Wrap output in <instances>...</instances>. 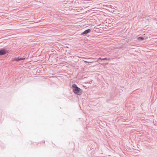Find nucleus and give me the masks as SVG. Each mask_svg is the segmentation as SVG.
<instances>
[{
	"label": "nucleus",
	"mask_w": 157,
	"mask_h": 157,
	"mask_svg": "<svg viewBox=\"0 0 157 157\" xmlns=\"http://www.w3.org/2000/svg\"><path fill=\"white\" fill-rule=\"evenodd\" d=\"M72 87L73 88V91L75 94L78 95L81 94L82 92V90L78 87L76 84H74L72 85Z\"/></svg>",
	"instance_id": "obj_1"
},
{
	"label": "nucleus",
	"mask_w": 157,
	"mask_h": 157,
	"mask_svg": "<svg viewBox=\"0 0 157 157\" xmlns=\"http://www.w3.org/2000/svg\"><path fill=\"white\" fill-rule=\"evenodd\" d=\"M9 53V50L7 49L2 48L0 49V56L4 55Z\"/></svg>",
	"instance_id": "obj_2"
},
{
	"label": "nucleus",
	"mask_w": 157,
	"mask_h": 157,
	"mask_svg": "<svg viewBox=\"0 0 157 157\" xmlns=\"http://www.w3.org/2000/svg\"><path fill=\"white\" fill-rule=\"evenodd\" d=\"M91 30L90 29H87L85 31H84L83 32H82L81 33V35H84V34H88V33H90L91 32Z\"/></svg>",
	"instance_id": "obj_3"
},
{
	"label": "nucleus",
	"mask_w": 157,
	"mask_h": 157,
	"mask_svg": "<svg viewBox=\"0 0 157 157\" xmlns=\"http://www.w3.org/2000/svg\"><path fill=\"white\" fill-rule=\"evenodd\" d=\"M20 58L19 57V56L18 57L15 58L14 59H12V61H20Z\"/></svg>",
	"instance_id": "obj_4"
},
{
	"label": "nucleus",
	"mask_w": 157,
	"mask_h": 157,
	"mask_svg": "<svg viewBox=\"0 0 157 157\" xmlns=\"http://www.w3.org/2000/svg\"><path fill=\"white\" fill-rule=\"evenodd\" d=\"M137 39L139 40L142 41V40H144V38L143 37L140 36V37H139L137 38Z\"/></svg>",
	"instance_id": "obj_5"
},
{
	"label": "nucleus",
	"mask_w": 157,
	"mask_h": 157,
	"mask_svg": "<svg viewBox=\"0 0 157 157\" xmlns=\"http://www.w3.org/2000/svg\"><path fill=\"white\" fill-rule=\"evenodd\" d=\"M20 60H24L25 59V57L23 56L22 57L21 56H19Z\"/></svg>",
	"instance_id": "obj_6"
},
{
	"label": "nucleus",
	"mask_w": 157,
	"mask_h": 157,
	"mask_svg": "<svg viewBox=\"0 0 157 157\" xmlns=\"http://www.w3.org/2000/svg\"><path fill=\"white\" fill-rule=\"evenodd\" d=\"M100 59H101L103 60H108V59L106 58H103V59L100 58Z\"/></svg>",
	"instance_id": "obj_7"
},
{
	"label": "nucleus",
	"mask_w": 157,
	"mask_h": 157,
	"mask_svg": "<svg viewBox=\"0 0 157 157\" xmlns=\"http://www.w3.org/2000/svg\"><path fill=\"white\" fill-rule=\"evenodd\" d=\"M85 62L86 63H90V62H88L86 61H85Z\"/></svg>",
	"instance_id": "obj_8"
},
{
	"label": "nucleus",
	"mask_w": 157,
	"mask_h": 157,
	"mask_svg": "<svg viewBox=\"0 0 157 157\" xmlns=\"http://www.w3.org/2000/svg\"><path fill=\"white\" fill-rule=\"evenodd\" d=\"M156 24H157V22L156 23Z\"/></svg>",
	"instance_id": "obj_9"
}]
</instances>
